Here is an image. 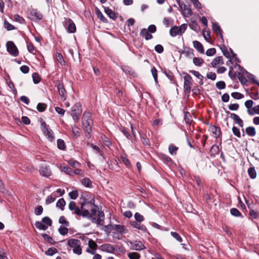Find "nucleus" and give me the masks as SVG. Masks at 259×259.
Returning <instances> with one entry per match:
<instances>
[{
	"label": "nucleus",
	"instance_id": "nucleus-1",
	"mask_svg": "<svg viewBox=\"0 0 259 259\" xmlns=\"http://www.w3.org/2000/svg\"><path fill=\"white\" fill-rule=\"evenodd\" d=\"M95 199L87 195V197L81 196L80 201L81 208L83 213V217H90V210L95 206Z\"/></svg>",
	"mask_w": 259,
	"mask_h": 259
},
{
	"label": "nucleus",
	"instance_id": "nucleus-2",
	"mask_svg": "<svg viewBox=\"0 0 259 259\" xmlns=\"http://www.w3.org/2000/svg\"><path fill=\"white\" fill-rule=\"evenodd\" d=\"M92 115L90 112H84L82 118V128L88 138L91 137V133L92 131L93 120L91 118Z\"/></svg>",
	"mask_w": 259,
	"mask_h": 259
},
{
	"label": "nucleus",
	"instance_id": "nucleus-3",
	"mask_svg": "<svg viewBox=\"0 0 259 259\" xmlns=\"http://www.w3.org/2000/svg\"><path fill=\"white\" fill-rule=\"evenodd\" d=\"M68 245L73 248V252L78 255L82 253V249L80 246V241L76 239H70L68 241Z\"/></svg>",
	"mask_w": 259,
	"mask_h": 259
},
{
	"label": "nucleus",
	"instance_id": "nucleus-4",
	"mask_svg": "<svg viewBox=\"0 0 259 259\" xmlns=\"http://www.w3.org/2000/svg\"><path fill=\"white\" fill-rule=\"evenodd\" d=\"M187 28V25L186 24H183L180 26H173L170 29V35L172 37L176 36L177 35H182L185 31Z\"/></svg>",
	"mask_w": 259,
	"mask_h": 259
},
{
	"label": "nucleus",
	"instance_id": "nucleus-5",
	"mask_svg": "<svg viewBox=\"0 0 259 259\" xmlns=\"http://www.w3.org/2000/svg\"><path fill=\"white\" fill-rule=\"evenodd\" d=\"M41 127L42 128V131L43 133L47 139L50 142L54 141L55 140L54 133L50 128H49L45 122L43 121L41 122Z\"/></svg>",
	"mask_w": 259,
	"mask_h": 259
},
{
	"label": "nucleus",
	"instance_id": "nucleus-6",
	"mask_svg": "<svg viewBox=\"0 0 259 259\" xmlns=\"http://www.w3.org/2000/svg\"><path fill=\"white\" fill-rule=\"evenodd\" d=\"M63 25L69 33H74L76 31V26L73 21L70 18H64Z\"/></svg>",
	"mask_w": 259,
	"mask_h": 259
},
{
	"label": "nucleus",
	"instance_id": "nucleus-7",
	"mask_svg": "<svg viewBox=\"0 0 259 259\" xmlns=\"http://www.w3.org/2000/svg\"><path fill=\"white\" fill-rule=\"evenodd\" d=\"M7 49L8 52L13 56L16 57L19 54V52L17 48L12 41H9L6 44Z\"/></svg>",
	"mask_w": 259,
	"mask_h": 259
},
{
	"label": "nucleus",
	"instance_id": "nucleus-8",
	"mask_svg": "<svg viewBox=\"0 0 259 259\" xmlns=\"http://www.w3.org/2000/svg\"><path fill=\"white\" fill-rule=\"evenodd\" d=\"M192 77L191 76L186 73L184 76V89L186 92H190L191 91V84H192Z\"/></svg>",
	"mask_w": 259,
	"mask_h": 259
},
{
	"label": "nucleus",
	"instance_id": "nucleus-9",
	"mask_svg": "<svg viewBox=\"0 0 259 259\" xmlns=\"http://www.w3.org/2000/svg\"><path fill=\"white\" fill-rule=\"evenodd\" d=\"M89 247L87 249V252L92 254H95L97 248V243L92 239H90L88 242Z\"/></svg>",
	"mask_w": 259,
	"mask_h": 259
},
{
	"label": "nucleus",
	"instance_id": "nucleus-10",
	"mask_svg": "<svg viewBox=\"0 0 259 259\" xmlns=\"http://www.w3.org/2000/svg\"><path fill=\"white\" fill-rule=\"evenodd\" d=\"M221 50L224 55L228 59L235 58L236 56V54L233 52L231 49L228 50L226 47H223L221 48Z\"/></svg>",
	"mask_w": 259,
	"mask_h": 259
},
{
	"label": "nucleus",
	"instance_id": "nucleus-11",
	"mask_svg": "<svg viewBox=\"0 0 259 259\" xmlns=\"http://www.w3.org/2000/svg\"><path fill=\"white\" fill-rule=\"evenodd\" d=\"M132 249L137 251H141L145 248V246L143 243L140 241H135L133 242H131Z\"/></svg>",
	"mask_w": 259,
	"mask_h": 259
},
{
	"label": "nucleus",
	"instance_id": "nucleus-12",
	"mask_svg": "<svg viewBox=\"0 0 259 259\" xmlns=\"http://www.w3.org/2000/svg\"><path fill=\"white\" fill-rule=\"evenodd\" d=\"M238 68L240 69V71H242V74H241V73H238V79L241 84H246L247 82V80L246 78L243 75L244 74H248V72L244 70L241 67L240 65H238Z\"/></svg>",
	"mask_w": 259,
	"mask_h": 259
},
{
	"label": "nucleus",
	"instance_id": "nucleus-13",
	"mask_svg": "<svg viewBox=\"0 0 259 259\" xmlns=\"http://www.w3.org/2000/svg\"><path fill=\"white\" fill-rule=\"evenodd\" d=\"M57 89L59 93L60 96L63 101H65L66 99V92L63 83H59L57 86Z\"/></svg>",
	"mask_w": 259,
	"mask_h": 259
},
{
	"label": "nucleus",
	"instance_id": "nucleus-14",
	"mask_svg": "<svg viewBox=\"0 0 259 259\" xmlns=\"http://www.w3.org/2000/svg\"><path fill=\"white\" fill-rule=\"evenodd\" d=\"M101 250L108 253H113L115 251L114 247L110 244H105L100 246Z\"/></svg>",
	"mask_w": 259,
	"mask_h": 259
},
{
	"label": "nucleus",
	"instance_id": "nucleus-15",
	"mask_svg": "<svg viewBox=\"0 0 259 259\" xmlns=\"http://www.w3.org/2000/svg\"><path fill=\"white\" fill-rule=\"evenodd\" d=\"M104 213L102 211H98V217L96 219L95 217L93 218V223H96L98 225H101L102 222L104 220Z\"/></svg>",
	"mask_w": 259,
	"mask_h": 259
},
{
	"label": "nucleus",
	"instance_id": "nucleus-16",
	"mask_svg": "<svg viewBox=\"0 0 259 259\" xmlns=\"http://www.w3.org/2000/svg\"><path fill=\"white\" fill-rule=\"evenodd\" d=\"M210 131L212 133V136L215 138L220 137L221 135V128L219 127L211 126L210 127Z\"/></svg>",
	"mask_w": 259,
	"mask_h": 259
},
{
	"label": "nucleus",
	"instance_id": "nucleus-17",
	"mask_svg": "<svg viewBox=\"0 0 259 259\" xmlns=\"http://www.w3.org/2000/svg\"><path fill=\"white\" fill-rule=\"evenodd\" d=\"M41 175L48 177L51 175V171L48 166H41L39 170Z\"/></svg>",
	"mask_w": 259,
	"mask_h": 259
},
{
	"label": "nucleus",
	"instance_id": "nucleus-18",
	"mask_svg": "<svg viewBox=\"0 0 259 259\" xmlns=\"http://www.w3.org/2000/svg\"><path fill=\"white\" fill-rule=\"evenodd\" d=\"M231 117L233 119L234 121L240 127H242L243 126V122L238 115L235 113H231Z\"/></svg>",
	"mask_w": 259,
	"mask_h": 259
},
{
	"label": "nucleus",
	"instance_id": "nucleus-19",
	"mask_svg": "<svg viewBox=\"0 0 259 259\" xmlns=\"http://www.w3.org/2000/svg\"><path fill=\"white\" fill-rule=\"evenodd\" d=\"M212 30L214 32H216L220 37L223 39V34L222 33V30L221 29L220 26L217 23H212Z\"/></svg>",
	"mask_w": 259,
	"mask_h": 259
},
{
	"label": "nucleus",
	"instance_id": "nucleus-20",
	"mask_svg": "<svg viewBox=\"0 0 259 259\" xmlns=\"http://www.w3.org/2000/svg\"><path fill=\"white\" fill-rule=\"evenodd\" d=\"M194 47L197 50V51L203 54L204 50L202 45L198 41L195 40L193 42Z\"/></svg>",
	"mask_w": 259,
	"mask_h": 259
},
{
	"label": "nucleus",
	"instance_id": "nucleus-21",
	"mask_svg": "<svg viewBox=\"0 0 259 259\" xmlns=\"http://www.w3.org/2000/svg\"><path fill=\"white\" fill-rule=\"evenodd\" d=\"M30 16L31 17V19L33 20H39L42 18V15L35 10H33L31 12Z\"/></svg>",
	"mask_w": 259,
	"mask_h": 259
},
{
	"label": "nucleus",
	"instance_id": "nucleus-22",
	"mask_svg": "<svg viewBox=\"0 0 259 259\" xmlns=\"http://www.w3.org/2000/svg\"><path fill=\"white\" fill-rule=\"evenodd\" d=\"M224 61L222 56L215 57L212 61L211 64L213 67H216L218 65L223 64Z\"/></svg>",
	"mask_w": 259,
	"mask_h": 259
},
{
	"label": "nucleus",
	"instance_id": "nucleus-23",
	"mask_svg": "<svg viewBox=\"0 0 259 259\" xmlns=\"http://www.w3.org/2000/svg\"><path fill=\"white\" fill-rule=\"evenodd\" d=\"M189 26L191 29L198 32L200 31V28L198 23L195 20H191Z\"/></svg>",
	"mask_w": 259,
	"mask_h": 259
},
{
	"label": "nucleus",
	"instance_id": "nucleus-24",
	"mask_svg": "<svg viewBox=\"0 0 259 259\" xmlns=\"http://www.w3.org/2000/svg\"><path fill=\"white\" fill-rule=\"evenodd\" d=\"M141 36L145 37L146 40H149L152 38V35L149 33V32L146 29L143 28L140 33Z\"/></svg>",
	"mask_w": 259,
	"mask_h": 259
},
{
	"label": "nucleus",
	"instance_id": "nucleus-25",
	"mask_svg": "<svg viewBox=\"0 0 259 259\" xmlns=\"http://www.w3.org/2000/svg\"><path fill=\"white\" fill-rule=\"evenodd\" d=\"M60 169L65 174L72 176V169L69 166L64 165H61L60 166Z\"/></svg>",
	"mask_w": 259,
	"mask_h": 259
},
{
	"label": "nucleus",
	"instance_id": "nucleus-26",
	"mask_svg": "<svg viewBox=\"0 0 259 259\" xmlns=\"http://www.w3.org/2000/svg\"><path fill=\"white\" fill-rule=\"evenodd\" d=\"M130 224L135 228H136L137 229H139V230H142L143 231H146V227L143 225H141L140 224H139L138 223V222H135V221L131 222L130 223Z\"/></svg>",
	"mask_w": 259,
	"mask_h": 259
},
{
	"label": "nucleus",
	"instance_id": "nucleus-27",
	"mask_svg": "<svg viewBox=\"0 0 259 259\" xmlns=\"http://www.w3.org/2000/svg\"><path fill=\"white\" fill-rule=\"evenodd\" d=\"M104 10L105 12L109 16V18L113 20H115L116 18L115 14L111 9L108 7H104Z\"/></svg>",
	"mask_w": 259,
	"mask_h": 259
},
{
	"label": "nucleus",
	"instance_id": "nucleus-28",
	"mask_svg": "<svg viewBox=\"0 0 259 259\" xmlns=\"http://www.w3.org/2000/svg\"><path fill=\"white\" fill-rule=\"evenodd\" d=\"M96 13L98 17V18L103 22L104 23H107V19L104 16L102 12L100 11V10L98 8H96Z\"/></svg>",
	"mask_w": 259,
	"mask_h": 259
},
{
	"label": "nucleus",
	"instance_id": "nucleus-29",
	"mask_svg": "<svg viewBox=\"0 0 259 259\" xmlns=\"http://www.w3.org/2000/svg\"><path fill=\"white\" fill-rule=\"evenodd\" d=\"M99 211L98 210V206L95 204V206L92 207L91 209V211H90V214L91 215L90 217H86L88 219H91L92 221H93V218L95 217L96 215L97 212Z\"/></svg>",
	"mask_w": 259,
	"mask_h": 259
},
{
	"label": "nucleus",
	"instance_id": "nucleus-30",
	"mask_svg": "<svg viewBox=\"0 0 259 259\" xmlns=\"http://www.w3.org/2000/svg\"><path fill=\"white\" fill-rule=\"evenodd\" d=\"M245 132L246 134L251 137H253L256 134L255 128L252 126H249L246 128Z\"/></svg>",
	"mask_w": 259,
	"mask_h": 259
},
{
	"label": "nucleus",
	"instance_id": "nucleus-31",
	"mask_svg": "<svg viewBox=\"0 0 259 259\" xmlns=\"http://www.w3.org/2000/svg\"><path fill=\"white\" fill-rule=\"evenodd\" d=\"M247 172L251 179H254L256 178V172L254 167L249 168L248 169Z\"/></svg>",
	"mask_w": 259,
	"mask_h": 259
},
{
	"label": "nucleus",
	"instance_id": "nucleus-32",
	"mask_svg": "<svg viewBox=\"0 0 259 259\" xmlns=\"http://www.w3.org/2000/svg\"><path fill=\"white\" fill-rule=\"evenodd\" d=\"M183 11L184 16L186 17H188L192 14L191 8L188 6H184V9Z\"/></svg>",
	"mask_w": 259,
	"mask_h": 259
},
{
	"label": "nucleus",
	"instance_id": "nucleus-33",
	"mask_svg": "<svg viewBox=\"0 0 259 259\" xmlns=\"http://www.w3.org/2000/svg\"><path fill=\"white\" fill-rule=\"evenodd\" d=\"M71 112H72L71 115L72 116V118H73L74 121L75 122H78L79 115L80 114V112H79V110L76 111V109H74L73 108V109L72 110Z\"/></svg>",
	"mask_w": 259,
	"mask_h": 259
},
{
	"label": "nucleus",
	"instance_id": "nucleus-34",
	"mask_svg": "<svg viewBox=\"0 0 259 259\" xmlns=\"http://www.w3.org/2000/svg\"><path fill=\"white\" fill-rule=\"evenodd\" d=\"M248 113L250 115L254 114H259V105L252 108L251 109L247 110Z\"/></svg>",
	"mask_w": 259,
	"mask_h": 259
},
{
	"label": "nucleus",
	"instance_id": "nucleus-35",
	"mask_svg": "<svg viewBox=\"0 0 259 259\" xmlns=\"http://www.w3.org/2000/svg\"><path fill=\"white\" fill-rule=\"evenodd\" d=\"M66 204V202L63 198H61L58 200L56 203V206L59 207L62 210H64V207Z\"/></svg>",
	"mask_w": 259,
	"mask_h": 259
},
{
	"label": "nucleus",
	"instance_id": "nucleus-36",
	"mask_svg": "<svg viewBox=\"0 0 259 259\" xmlns=\"http://www.w3.org/2000/svg\"><path fill=\"white\" fill-rule=\"evenodd\" d=\"M178 150V147H176V146L172 144H171L169 146L168 151L171 155H176Z\"/></svg>",
	"mask_w": 259,
	"mask_h": 259
},
{
	"label": "nucleus",
	"instance_id": "nucleus-37",
	"mask_svg": "<svg viewBox=\"0 0 259 259\" xmlns=\"http://www.w3.org/2000/svg\"><path fill=\"white\" fill-rule=\"evenodd\" d=\"M35 227L39 230H46L48 229V226L45 225L42 222H36Z\"/></svg>",
	"mask_w": 259,
	"mask_h": 259
},
{
	"label": "nucleus",
	"instance_id": "nucleus-38",
	"mask_svg": "<svg viewBox=\"0 0 259 259\" xmlns=\"http://www.w3.org/2000/svg\"><path fill=\"white\" fill-rule=\"evenodd\" d=\"M127 256L130 259H140L141 257L140 254L136 252H129L127 254Z\"/></svg>",
	"mask_w": 259,
	"mask_h": 259
},
{
	"label": "nucleus",
	"instance_id": "nucleus-39",
	"mask_svg": "<svg viewBox=\"0 0 259 259\" xmlns=\"http://www.w3.org/2000/svg\"><path fill=\"white\" fill-rule=\"evenodd\" d=\"M41 235L44 238V239L49 243L51 244H54L55 243V241L53 240V239L51 236H49L48 234H42Z\"/></svg>",
	"mask_w": 259,
	"mask_h": 259
},
{
	"label": "nucleus",
	"instance_id": "nucleus-40",
	"mask_svg": "<svg viewBox=\"0 0 259 259\" xmlns=\"http://www.w3.org/2000/svg\"><path fill=\"white\" fill-rule=\"evenodd\" d=\"M193 62L195 65L200 66L203 63L204 61L201 58L195 57L193 58Z\"/></svg>",
	"mask_w": 259,
	"mask_h": 259
},
{
	"label": "nucleus",
	"instance_id": "nucleus-41",
	"mask_svg": "<svg viewBox=\"0 0 259 259\" xmlns=\"http://www.w3.org/2000/svg\"><path fill=\"white\" fill-rule=\"evenodd\" d=\"M57 252V249L55 248H49L45 252L46 254L52 256Z\"/></svg>",
	"mask_w": 259,
	"mask_h": 259
},
{
	"label": "nucleus",
	"instance_id": "nucleus-42",
	"mask_svg": "<svg viewBox=\"0 0 259 259\" xmlns=\"http://www.w3.org/2000/svg\"><path fill=\"white\" fill-rule=\"evenodd\" d=\"M57 147L60 150H64L66 147L64 141L62 139H58L57 141Z\"/></svg>",
	"mask_w": 259,
	"mask_h": 259
},
{
	"label": "nucleus",
	"instance_id": "nucleus-43",
	"mask_svg": "<svg viewBox=\"0 0 259 259\" xmlns=\"http://www.w3.org/2000/svg\"><path fill=\"white\" fill-rule=\"evenodd\" d=\"M101 138L103 140L104 143L106 146L109 147L111 145V142L105 135H103L102 136Z\"/></svg>",
	"mask_w": 259,
	"mask_h": 259
},
{
	"label": "nucleus",
	"instance_id": "nucleus-44",
	"mask_svg": "<svg viewBox=\"0 0 259 259\" xmlns=\"http://www.w3.org/2000/svg\"><path fill=\"white\" fill-rule=\"evenodd\" d=\"M59 222L66 227H68L69 225V223L66 220L64 216H61L60 217Z\"/></svg>",
	"mask_w": 259,
	"mask_h": 259
},
{
	"label": "nucleus",
	"instance_id": "nucleus-45",
	"mask_svg": "<svg viewBox=\"0 0 259 259\" xmlns=\"http://www.w3.org/2000/svg\"><path fill=\"white\" fill-rule=\"evenodd\" d=\"M56 60L62 66L65 64V61L63 56L60 53H57L56 54Z\"/></svg>",
	"mask_w": 259,
	"mask_h": 259
},
{
	"label": "nucleus",
	"instance_id": "nucleus-46",
	"mask_svg": "<svg viewBox=\"0 0 259 259\" xmlns=\"http://www.w3.org/2000/svg\"><path fill=\"white\" fill-rule=\"evenodd\" d=\"M33 81L35 84L38 83L40 81V77L37 73H33L32 75Z\"/></svg>",
	"mask_w": 259,
	"mask_h": 259
},
{
	"label": "nucleus",
	"instance_id": "nucleus-47",
	"mask_svg": "<svg viewBox=\"0 0 259 259\" xmlns=\"http://www.w3.org/2000/svg\"><path fill=\"white\" fill-rule=\"evenodd\" d=\"M4 27L8 31L12 30L15 29V27L7 21H4Z\"/></svg>",
	"mask_w": 259,
	"mask_h": 259
},
{
	"label": "nucleus",
	"instance_id": "nucleus-48",
	"mask_svg": "<svg viewBox=\"0 0 259 259\" xmlns=\"http://www.w3.org/2000/svg\"><path fill=\"white\" fill-rule=\"evenodd\" d=\"M230 212L232 215L235 217H242V214L240 211L235 208H231L230 210Z\"/></svg>",
	"mask_w": 259,
	"mask_h": 259
},
{
	"label": "nucleus",
	"instance_id": "nucleus-49",
	"mask_svg": "<svg viewBox=\"0 0 259 259\" xmlns=\"http://www.w3.org/2000/svg\"><path fill=\"white\" fill-rule=\"evenodd\" d=\"M151 73L152 74L153 77L154 79L155 82L157 83H158V76H157V71L155 67H153L151 69Z\"/></svg>",
	"mask_w": 259,
	"mask_h": 259
},
{
	"label": "nucleus",
	"instance_id": "nucleus-50",
	"mask_svg": "<svg viewBox=\"0 0 259 259\" xmlns=\"http://www.w3.org/2000/svg\"><path fill=\"white\" fill-rule=\"evenodd\" d=\"M42 222L47 226H51L52 224V220L48 217H46L42 218Z\"/></svg>",
	"mask_w": 259,
	"mask_h": 259
},
{
	"label": "nucleus",
	"instance_id": "nucleus-51",
	"mask_svg": "<svg viewBox=\"0 0 259 259\" xmlns=\"http://www.w3.org/2000/svg\"><path fill=\"white\" fill-rule=\"evenodd\" d=\"M47 108V105L45 103H38L37 106V109L39 112L44 111Z\"/></svg>",
	"mask_w": 259,
	"mask_h": 259
},
{
	"label": "nucleus",
	"instance_id": "nucleus-52",
	"mask_svg": "<svg viewBox=\"0 0 259 259\" xmlns=\"http://www.w3.org/2000/svg\"><path fill=\"white\" fill-rule=\"evenodd\" d=\"M69 196L71 199H76L78 196V191L77 190L72 191L69 192Z\"/></svg>",
	"mask_w": 259,
	"mask_h": 259
},
{
	"label": "nucleus",
	"instance_id": "nucleus-53",
	"mask_svg": "<svg viewBox=\"0 0 259 259\" xmlns=\"http://www.w3.org/2000/svg\"><path fill=\"white\" fill-rule=\"evenodd\" d=\"M134 217L136 221L139 223H141L144 221L143 216L138 212H136L135 214Z\"/></svg>",
	"mask_w": 259,
	"mask_h": 259
},
{
	"label": "nucleus",
	"instance_id": "nucleus-54",
	"mask_svg": "<svg viewBox=\"0 0 259 259\" xmlns=\"http://www.w3.org/2000/svg\"><path fill=\"white\" fill-rule=\"evenodd\" d=\"M231 96L235 99H241L244 97L243 95L238 92L232 93L231 94Z\"/></svg>",
	"mask_w": 259,
	"mask_h": 259
},
{
	"label": "nucleus",
	"instance_id": "nucleus-55",
	"mask_svg": "<svg viewBox=\"0 0 259 259\" xmlns=\"http://www.w3.org/2000/svg\"><path fill=\"white\" fill-rule=\"evenodd\" d=\"M72 133L74 137H79L80 136V129L77 126H74L72 127Z\"/></svg>",
	"mask_w": 259,
	"mask_h": 259
},
{
	"label": "nucleus",
	"instance_id": "nucleus-56",
	"mask_svg": "<svg viewBox=\"0 0 259 259\" xmlns=\"http://www.w3.org/2000/svg\"><path fill=\"white\" fill-rule=\"evenodd\" d=\"M58 231H59V232L60 233V234L62 235H65L68 232V229L67 228V227H62V226H61L59 228Z\"/></svg>",
	"mask_w": 259,
	"mask_h": 259
},
{
	"label": "nucleus",
	"instance_id": "nucleus-57",
	"mask_svg": "<svg viewBox=\"0 0 259 259\" xmlns=\"http://www.w3.org/2000/svg\"><path fill=\"white\" fill-rule=\"evenodd\" d=\"M82 184L87 187H89L92 185L91 180L88 178H84L82 180Z\"/></svg>",
	"mask_w": 259,
	"mask_h": 259
},
{
	"label": "nucleus",
	"instance_id": "nucleus-58",
	"mask_svg": "<svg viewBox=\"0 0 259 259\" xmlns=\"http://www.w3.org/2000/svg\"><path fill=\"white\" fill-rule=\"evenodd\" d=\"M170 234L174 238H175L179 242H181L182 241V237L177 232H171Z\"/></svg>",
	"mask_w": 259,
	"mask_h": 259
},
{
	"label": "nucleus",
	"instance_id": "nucleus-59",
	"mask_svg": "<svg viewBox=\"0 0 259 259\" xmlns=\"http://www.w3.org/2000/svg\"><path fill=\"white\" fill-rule=\"evenodd\" d=\"M73 213L77 215L82 216L83 217V213L81 208H79L77 206L75 207V208L73 209Z\"/></svg>",
	"mask_w": 259,
	"mask_h": 259
},
{
	"label": "nucleus",
	"instance_id": "nucleus-60",
	"mask_svg": "<svg viewBox=\"0 0 259 259\" xmlns=\"http://www.w3.org/2000/svg\"><path fill=\"white\" fill-rule=\"evenodd\" d=\"M68 164L73 167H76L80 165V163L73 159H70L68 161Z\"/></svg>",
	"mask_w": 259,
	"mask_h": 259
},
{
	"label": "nucleus",
	"instance_id": "nucleus-61",
	"mask_svg": "<svg viewBox=\"0 0 259 259\" xmlns=\"http://www.w3.org/2000/svg\"><path fill=\"white\" fill-rule=\"evenodd\" d=\"M216 87L218 89L220 90H222L225 88L226 84L225 82L223 81H220L217 82Z\"/></svg>",
	"mask_w": 259,
	"mask_h": 259
},
{
	"label": "nucleus",
	"instance_id": "nucleus-62",
	"mask_svg": "<svg viewBox=\"0 0 259 259\" xmlns=\"http://www.w3.org/2000/svg\"><path fill=\"white\" fill-rule=\"evenodd\" d=\"M14 19L15 21L20 23H23L24 22V19L23 18V17L17 14L14 16Z\"/></svg>",
	"mask_w": 259,
	"mask_h": 259
},
{
	"label": "nucleus",
	"instance_id": "nucleus-63",
	"mask_svg": "<svg viewBox=\"0 0 259 259\" xmlns=\"http://www.w3.org/2000/svg\"><path fill=\"white\" fill-rule=\"evenodd\" d=\"M43 211V208L41 205H39L35 208L34 213L36 215H40Z\"/></svg>",
	"mask_w": 259,
	"mask_h": 259
},
{
	"label": "nucleus",
	"instance_id": "nucleus-64",
	"mask_svg": "<svg viewBox=\"0 0 259 259\" xmlns=\"http://www.w3.org/2000/svg\"><path fill=\"white\" fill-rule=\"evenodd\" d=\"M216 53V50L214 48H210L208 49L206 52V55L208 56H212Z\"/></svg>",
	"mask_w": 259,
	"mask_h": 259
}]
</instances>
